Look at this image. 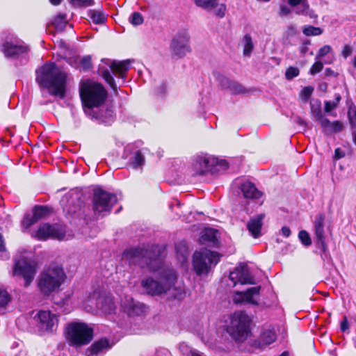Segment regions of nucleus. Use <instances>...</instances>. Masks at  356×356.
I'll return each mask as SVG.
<instances>
[{
  "label": "nucleus",
  "instance_id": "de8ad7c7",
  "mask_svg": "<svg viewBox=\"0 0 356 356\" xmlns=\"http://www.w3.org/2000/svg\"><path fill=\"white\" fill-rule=\"evenodd\" d=\"M323 68V64L320 60H316V62L312 65L309 70V73L312 75L320 72Z\"/></svg>",
  "mask_w": 356,
  "mask_h": 356
},
{
  "label": "nucleus",
  "instance_id": "4d7b16f0",
  "mask_svg": "<svg viewBox=\"0 0 356 356\" xmlns=\"http://www.w3.org/2000/svg\"><path fill=\"white\" fill-rule=\"evenodd\" d=\"M281 231H282V235L284 236L285 237H288L291 234V230L287 227H283L282 228Z\"/></svg>",
  "mask_w": 356,
  "mask_h": 356
},
{
  "label": "nucleus",
  "instance_id": "dca6fc26",
  "mask_svg": "<svg viewBox=\"0 0 356 356\" xmlns=\"http://www.w3.org/2000/svg\"><path fill=\"white\" fill-rule=\"evenodd\" d=\"M325 217L323 214H318L316 216L314 220V231L316 236L317 243L322 248L323 253L327 251V245L325 242V234L324 232Z\"/></svg>",
  "mask_w": 356,
  "mask_h": 356
},
{
  "label": "nucleus",
  "instance_id": "09e8293b",
  "mask_svg": "<svg viewBox=\"0 0 356 356\" xmlns=\"http://www.w3.org/2000/svg\"><path fill=\"white\" fill-rule=\"evenodd\" d=\"M348 115L350 124L353 127H356V107H350L348 109Z\"/></svg>",
  "mask_w": 356,
  "mask_h": 356
},
{
  "label": "nucleus",
  "instance_id": "473e14b6",
  "mask_svg": "<svg viewBox=\"0 0 356 356\" xmlns=\"http://www.w3.org/2000/svg\"><path fill=\"white\" fill-rule=\"evenodd\" d=\"M67 24L65 15H58L53 20L52 25L58 31H62Z\"/></svg>",
  "mask_w": 356,
  "mask_h": 356
},
{
  "label": "nucleus",
  "instance_id": "4c0bfd02",
  "mask_svg": "<svg viewBox=\"0 0 356 356\" xmlns=\"http://www.w3.org/2000/svg\"><path fill=\"white\" fill-rule=\"evenodd\" d=\"M216 238V231L214 229H205L203 232L201 239L204 242H214Z\"/></svg>",
  "mask_w": 356,
  "mask_h": 356
},
{
  "label": "nucleus",
  "instance_id": "69168bd1",
  "mask_svg": "<svg viewBox=\"0 0 356 356\" xmlns=\"http://www.w3.org/2000/svg\"><path fill=\"white\" fill-rule=\"evenodd\" d=\"M310 44H311L310 40H305V41L302 42V45H305L306 47H308V45H309Z\"/></svg>",
  "mask_w": 356,
  "mask_h": 356
},
{
  "label": "nucleus",
  "instance_id": "f03ea898",
  "mask_svg": "<svg viewBox=\"0 0 356 356\" xmlns=\"http://www.w3.org/2000/svg\"><path fill=\"white\" fill-rule=\"evenodd\" d=\"M80 96L83 104L91 108L99 107L104 102L107 92L101 83L87 80L81 83Z\"/></svg>",
  "mask_w": 356,
  "mask_h": 356
},
{
  "label": "nucleus",
  "instance_id": "a878e982",
  "mask_svg": "<svg viewBox=\"0 0 356 356\" xmlns=\"http://www.w3.org/2000/svg\"><path fill=\"white\" fill-rule=\"evenodd\" d=\"M168 293L174 299L182 300L186 296L184 287L181 284H177V279L173 280L169 286Z\"/></svg>",
  "mask_w": 356,
  "mask_h": 356
},
{
  "label": "nucleus",
  "instance_id": "ea45409f",
  "mask_svg": "<svg viewBox=\"0 0 356 356\" xmlns=\"http://www.w3.org/2000/svg\"><path fill=\"white\" fill-rule=\"evenodd\" d=\"M302 33L307 36H316L323 33V29L313 26H305Z\"/></svg>",
  "mask_w": 356,
  "mask_h": 356
},
{
  "label": "nucleus",
  "instance_id": "c9c22d12",
  "mask_svg": "<svg viewBox=\"0 0 356 356\" xmlns=\"http://www.w3.org/2000/svg\"><path fill=\"white\" fill-rule=\"evenodd\" d=\"M88 16L91 18L95 24H103L105 21V16L102 12L95 10L88 11Z\"/></svg>",
  "mask_w": 356,
  "mask_h": 356
},
{
  "label": "nucleus",
  "instance_id": "37998d69",
  "mask_svg": "<svg viewBox=\"0 0 356 356\" xmlns=\"http://www.w3.org/2000/svg\"><path fill=\"white\" fill-rule=\"evenodd\" d=\"M300 74V70L298 67H289L285 72V76L287 80H291L298 76Z\"/></svg>",
  "mask_w": 356,
  "mask_h": 356
},
{
  "label": "nucleus",
  "instance_id": "13d9d810",
  "mask_svg": "<svg viewBox=\"0 0 356 356\" xmlns=\"http://www.w3.org/2000/svg\"><path fill=\"white\" fill-rule=\"evenodd\" d=\"M309 48L308 47H306L305 45H301L300 48V52L303 56L308 51Z\"/></svg>",
  "mask_w": 356,
  "mask_h": 356
},
{
  "label": "nucleus",
  "instance_id": "aec40b11",
  "mask_svg": "<svg viewBox=\"0 0 356 356\" xmlns=\"http://www.w3.org/2000/svg\"><path fill=\"white\" fill-rule=\"evenodd\" d=\"M260 289V286H255L251 287L244 292H236L234 301L236 302H248L253 305H257V302L254 300V296H258Z\"/></svg>",
  "mask_w": 356,
  "mask_h": 356
},
{
  "label": "nucleus",
  "instance_id": "2f4dec72",
  "mask_svg": "<svg viewBox=\"0 0 356 356\" xmlns=\"http://www.w3.org/2000/svg\"><path fill=\"white\" fill-rule=\"evenodd\" d=\"M196 6L203 9L211 10L218 6L219 0H193Z\"/></svg>",
  "mask_w": 356,
  "mask_h": 356
},
{
  "label": "nucleus",
  "instance_id": "774afa93",
  "mask_svg": "<svg viewBox=\"0 0 356 356\" xmlns=\"http://www.w3.org/2000/svg\"><path fill=\"white\" fill-rule=\"evenodd\" d=\"M280 356H289V353L287 352H283Z\"/></svg>",
  "mask_w": 356,
  "mask_h": 356
},
{
  "label": "nucleus",
  "instance_id": "c756f323",
  "mask_svg": "<svg viewBox=\"0 0 356 356\" xmlns=\"http://www.w3.org/2000/svg\"><path fill=\"white\" fill-rule=\"evenodd\" d=\"M225 83L227 88L234 94H243L246 92V90L239 83L229 80L227 79L224 80Z\"/></svg>",
  "mask_w": 356,
  "mask_h": 356
},
{
  "label": "nucleus",
  "instance_id": "a211bd4d",
  "mask_svg": "<svg viewBox=\"0 0 356 356\" xmlns=\"http://www.w3.org/2000/svg\"><path fill=\"white\" fill-rule=\"evenodd\" d=\"M28 50L26 46L12 41H6L1 45V51L6 57H17L26 53Z\"/></svg>",
  "mask_w": 356,
  "mask_h": 356
},
{
  "label": "nucleus",
  "instance_id": "49530a36",
  "mask_svg": "<svg viewBox=\"0 0 356 356\" xmlns=\"http://www.w3.org/2000/svg\"><path fill=\"white\" fill-rule=\"evenodd\" d=\"M314 91V88L312 86H306L302 88L300 92V96L305 102H307L311 97Z\"/></svg>",
  "mask_w": 356,
  "mask_h": 356
},
{
  "label": "nucleus",
  "instance_id": "338daca9",
  "mask_svg": "<svg viewBox=\"0 0 356 356\" xmlns=\"http://www.w3.org/2000/svg\"><path fill=\"white\" fill-rule=\"evenodd\" d=\"M298 123L301 125H306V122L304 120L302 119H299L298 120Z\"/></svg>",
  "mask_w": 356,
  "mask_h": 356
},
{
  "label": "nucleus",
  "instance_id": "39448f33",
  "mask_svg": "<svg viewBox=\"0 0 356 356\" xmlns=\"http://www.w3.org/2000/svg\"><path fill=\"white\" fill-rule=\"evenodd\" d=\"M176 278L175 272L169 269L163 270L157 280H154L152 277L143 280L141 285L148 294L157 296L168 293L170 283Z\"/></svg>",
  "mask_w": 356,
  "mask_h": 356
},
{
  "label": "nucleus",
  "instance_id": "4468645a",
  "mask_svg": "<svg viewBox=\"0 0 356 356\" xmlns=\"http://www.w3.org/2000/svg\"><path fill=\"white\" fill-rule=\"evenodd\" d=\"M121 307L129 316H140L145 312L144 304L135 301L130 296H125L122 300Z\"/></svg>",
  "mask_w": 356,
  "mask_h": 356
},
{
  "label": "nucleus",
  "instance_id": "052dcab7",
  "mask_svg": "<svg viewBox=\"0 0 356 356\" xmlns=\"http://www.w3.org/2000/svg\"><path fill=\"white\" fill-rule=\"evenodd\" d=\"M306 15H309L312 19L317 17V15L314 13L313 10H310L309 8H308L307 14Z\"/></svg>",
  "mask_w": 356,
  "mask_h": 356
},
{
  "label": "nucleus",
  "instance_id": "7c9ffc66",
  "mask_svg": "<svg viewBox=\"0 0 356 356\" xmlns=\"http://www.w3.org/2000/svg\"><path fill=\"white\" fill-rule=\"evenodd\" d=\"M243 55L245 56H250L254 48L252 37L250 34H245L244 35L243 38Z\"/></svg>",
  "mask_w": 356,
  "mask_h": 356
},
{
  "label": "nucleus",
  "instance_id": "a18cd8bd",
  "mask_svg": "<svg viewBox=\"0 0 356 356\" xmlns=\"http://www.w3.org/2000/svg\"><path fill=\"white\" fill-rule=\"evenodd\" d=\"M298 237L305 245L309 246L312 244V241L307 232L305 230L300 231L298 234Z\"/></svg>",
  "mask_w": 356,
  "mask_h": 356
},
{
  "label": "nucleus",
  "instance_id": "603ef678",
  "mask_svg": "<svg viewBox=\"0 0 356 356\" xmlns=\"http://www.w3.org/2000/svg\"><path fill=\"white\" fill-rule=\"evenodd\" d=\"M81 64L84 70H88L91 66V58L85 56L81 59Z\"/></svg>",
  "mask_w": 356,
  "mask_h": 356
},
{
  "label": "nucleus",
  "instance_id": "2eb2a0df",
  "mask_svg": "<svg viewBox=\"0 0 356 356\" xmlns=\"http://www.w3.org/2000/svg\"><path fill=\"white\" fill-rule=\"evenodd\" d=\"M229 279L234 282V285H236L237 282L242 284H254V279L246 265H241L236 267L233 272L230 273Z\"/></svg>",
  "mask_w": 356,
  "mask_h": 356
},
{
  "label": "nucleus",
  "instance_id": "58836bf2",
  "mask_svg": "<svg viewBox=\"0 0 356 356\" xmlns=\"http://www.w3.org/2000/svg\"><path fill=\"white\" fill-rule=\"evenodd\" d=\"M334 97H335L334 101H333V102H330V101L325 102V108H324L325 112L330 113L332 110L335 109L337 107V106L339 105V104L341 99V97L339 94H335Z\"/></svg>",
  "mask_w": 356,
  "mask_h": 356
},
{
  "label": "nucleus",
  "instance_id": "a19ab883",
  "mask_svg": "<svg viewBox=\"0 0 356 356\" xmlns=\"http://www.w3.org/2000/svg\"><path fill=\"white\" fill-rule=\"evenodd\" d=\"M129 21L133 25L138 26L142 24L144 19L143 17L140 13L134 12L130 17Z\"/></svg>",
  "mask_w": 356,
  "mask_h": 356
},
{
  "label": "nucleus",
  "instance_id": "6ab92c4d",
  "mask_svg": "<svg viewBox=\"0 0 356 356\" xmlns=\"http://www.w3.org/2000/svg\"><path fill=\"white\" fill-rule=\"evenodd\" d=\"M216 163V160L214 158L199 156L195 160L193 168L197 175H204L210 171Z\"/></svg>",
  "mask_w": 356,
  "mask_h": 356
},
{
  "label": "nucleus",
  "instance_id": "bf43d9fd",
  "mask_svg": "<svg viewBox=\"0 0 356 356\" xmlns=\"http://www.w3.org/2000/svg\"><path fill=\"white\" fill-rule=\"evenodd\" d=\"M191 356H202V354L196 350H191L189 352Z\"/></svg>",
  "mask_w": 356,
  "mask_h": 356
},
{
  "label": "nucleus",
  "instance_id": "9b49d317",
  "mask_svg": "<svg viewBox=\"0 0 356 356\" xmlns=\"http://www.w3.org/2000/svg\"><path fill=\"white\" fill-rule=\"evenodd\" d=\"M38 327L42 332H53L58 326V316L48 310H41L36 316Z\"/></svg>",
  "mask_w": 356,
  "mask_h": 356
},
{
  "label": "nucleus",
  "instance_id": "8fccbe9b",
  "mask_svg": "<svg viewBox=\"0 0 356 356\" xmlns=\"http://www.w3.org/2000/svg\"><path fill=\"white\" fill-rule=\"evenodd\" d=\"M215 8H216V10L215 12L216 15L219 17H223L225 15V11L227 9L225 4H224V3L219 4L218 3V6H216Z\"/></svg>",
  "mask_w": 356,
  "mask_h": 356
},
{
  "label": "nucleus",
  "instance_id": "0eeeda50",
  "mask_svg": "<svg viewBox=\"0 0 356 356\" xmlns=\"http://www.w3.org/2000/svg\"><path fill=\"white\" fill-rule=\"evenodd\" d=\"M218 261V254L206 248L195 251L193 256V268L198 275H207L211 266H216Z\"/></svg>",
  "mask_w": 356,
  "mask_h": 356
},
{
  "label": "nucleus",
  "instance_id": "7ed1b4c3",
  "mask_svg": "<svg viewBox=\"0 0 356 356\" xmlns=\"http://www.w3.org/2000/svg\"><path fill=\"white\" fill-rule=\"evenodd\" d=\"M65 274L62 267L51 264L40 275L38 286L40 291L49 295L63 283Z\"/></svg>",
  "mask_w": 356,
  "mask_h": 356
},
{
  "label": "nucleus",
  "instance_id": "b1692460",
  "mask_svg": "<svg viewBox=\"0 0 356 356\" xmlns=\"http://www.w3.org/2000/svg\"><path fill=\"white\" fill-rule=\"evenodd\" d=\"M319 123L325 134L337 133L343 129V124L340 121L330 122L328 119L324 118Z\"/></svg>",
  "mask_w": 356,
  "mask_h": 356
},
{
  "label": "nucleus",
  "instance_id": "72a5a7b5",
  "mask_svg": "<svg viewBox=\"0 0 356 356\" xmlns=\"http://www.w3.org/2000/svg\"><path fill=\"white\" fill-rule=\"evenodd\" d=\"M276 340V334L274 331L266 330L264 331L261 337V341L262 343L269 345Z\"/></svg>",
  "mask_w": 356,
  "mask_h": 356
},
{
  "label": "nucleus",
  "instance_id": "6e6552de",
  "mask_svg": "<svg viewBox=\"0 0 356 356\" xmlns=\"http://www.w3.org/2000/svg\"><path fill=\"white\" fill-rule=\"evenodd\" d=\"M250 323V318L245 312H236L231 316L227 332L236 341H243L248 334Z\"/></svg>",
  "mask_w": 356,
  "mask_h": 356
},
{
  "label": "nucleus",
  "instance_id": "cd10ccee",
  "mask_svg": "<svg viewBox=\"0 0 356 356\" xmlns=\"http://www.w3.org/2000/svg\"><path fill=\"white\" fill-rule=\"evenodd\" d=\"M289 4L292 6H298L296 8V13L298 15H307L308 8H309V4L307 2V0H288Z\"/></svg>",
  "mask_w": 356,
  "mask_h": 356
},
{
  "label": "nucleus",
  "instance_id": "9d476101",
  "mask_svg": "<svg viewBox=\"0 0 356 356\" xmlns=\"http://www.w3.org/2000/svg\"><path fill=\"white\" fill-rule=\"evenodd\" d=\"M33 236L40 241H46L49 238L61 241L65 236V228L60 225L44 223L40 225Z\"/></svg>",
  "mask_w": 356,
  "mask_h": 356
},
{
  "label": "nucleus",
  "instance_id": "4be33fe9",
  "mask_svg": "<svg viewBox=\"0 0 356 356\" xmlns=\"http://www.w3.org/2000/svg\"><path fill=\"white\" fill-rule=\"evenodd\" d=\"M264 217V214H259L252 218L247 224L248 231L254 238H257L261 235V229L263 225L262 221Z\"/></svg>",
  "mask_w": 356,
  "mask_h": 356
},
{
  "label": "nucleus",
  "instance_id": "0e129e2a",
  "mask_svg": "<svg viewBox=\"0 0 356 356\" xmlns=\"http://www.w3.org/2000/svg\"><path fill=\"white\" fill-rule=\"evenodd\" d=\"M49 1L51 4L56 6L60 4L61 0H49Z\"/></svg>",
  "mask_w": 356,
  "mask_h": 356
},
{
  "label": "nucleus",
  "instance_id": "79ce46f5",
  "mask_svg": "<svg viewBox=\"0 0 356 356\" xmlns=\"http://www.w3.org/2000/svg\"><path fill=\"white\" fill-rule=\"evenodd\" d=\"M332 51V48L330 45H324L321 48L319 49L316 55V60H321L327 54L330 53Z\"/></svg>",
  "mask_w": 356,
  "mask_h": 356
},
{
  "label": "nucleus",
  "instance_id": "c85d7f7f",
  "mask_svg": "<svg viewBox=\"0 0 356 356\" xmlns=\"http://www.w3.org/2000/svg\"><path fill=\"white\" fill-rule=\"evenodd\" d=\"M99 74L103 77L105 81L109 85L115 93H118V88L113 76L108 69H99Z\"/></svg>",
  "mask_w": 356,
  "mask_h": 356
},
{
  "label": "nucleus",
  "instance_id": "f257e3e1",
  "mask_svg": "<svg viewBox=\"0 0 356 356\" xmlns=\"http://www.w3.org/2000/svg\"><path fill=\"white\" fill-rule=\"evenodd\" d=\"M36 81L49 93L63 99L65 95L67 74L55 63H46L36 71Z\"/></svg>",
  "mask_w": 356,
  "mask_h": 356
},
{
  "label": "nucleus",
  "instance_id": "412c9836",
  "mask_svg": "<svg viewBox=\"0 0 356 356\" xmlns=\"http://www.w3.org/2000/svg\"><path fill=\"white\" fill-rule=\"evenodd\" d=\"M130 60H113L110 65L112 72L121 79H125L127 72L129 69Z\"/></svg>",
  "mask_w": 356,
  "mask_h": 356
},
{
  "label": "nucleus",
  "instance_id": "e433bc0d",
  "mask_svg": "<svg viewBox=\"0 0 356 356\" xmlns=\"http://www.w3.org/2000/svg\"><path fill=\"white\" fill-rule=\"evenodd\" d=\"M145 163V157L142 154L140 151L135 152L132 159H131V165L134 168H138V167L142 166Z\"/></svg>",
  "mask_w": 356,
  "mask_h": 356
},
{
  "label": "nucleus",
  "instance_id": "1a4fd4ad",
  "mask_svg": "<svg viewBox=\"0 0 356 356\" xmlns=\"http://www.w3.org/2000/svg\"><path fill=\"white\" fill-rule=\"evenodd\" d=\"M118 201L115 195L106 192L101 188L94 190L92 206L95 212L109 213Z\"/></svg>",
  "mask_w": 356,
  "mask_h": 356
},
{
  "label": "nucleus",
  "instance_id": "5fc2aeb1",
  "mask_svg": "<svg viewBox=\"0 0 356 356\" xmlns=\"http://www.w3.org/2000/svg\"><path fill=\"white\" fill-rule=\"evenodd\" d=\"M349 328V324L346 316H343V321L341 323V330L345 332Z\"/></svg>",
  "mask_w": 356,
  "mask_h": 356
},
{
  "label": "nucleus",
  "instance_id": "423d86ee",
  "mask_svg": "<svg viewBox=\"0 0 356 356\" xmlns=\"http://www.w3.org/2000/svg\"><path fill=\"white\" fill-rule=\"evenodd\" d=\"M92 335V328L83 323H72L67 328V339L72 346L80 347L89 343Z\"/></svg>",
  "mask_w": 356,
  "mask_h": 356
},
{
  "label": "nucleus",
  "instance_id": "6e6d98bb",
  "mask_svg": "<svg viewBox=\"0 0 356 356\" xmlns=\"http://www.w3.org/2000/svg\"><path fill=\"white\" fill-rule=\"evenodd\" d=\"M345 156V154L339 148H337L334 152V158L339 159Z\"/></svg>",
  "mask_w": 356,
  "mask_h": 356
},
{
  "label": "nucleus",
  "instance_id": "3c124183",
  "mask_svg": "<svg viewBox=\"0 0 356 356\" xmlns=\"http://www.w3.org/2000/svg\"><path fill=\"white\" fill-rule=\"evenodd\" d=\"M353 53V47L349 44H346L341 50V56L344 58H347Z\"/></svg>",
  "mask_w": 356,
  "mask_h": 356
},
{
  "label": "nucleus",
  "instance_id": "680f3d73",
  "mask_svg": "<svg viewBox=\"0 0 356 356\" xmlns=\"http://www.w3.org/2000/svg\"><path fill=\"white\" fill-rule=\"evenodd\" d=\"M5 249L4 241L2 236L0 234V251H3Z\"/></svg>",
  "mask_w": 356,
  "mask_h": 356
},
{
  "label": "nucleus",
  "instance_id": "c03bdc74",
  "mask_svg": "<svg viewBox=\"0 0 356 356\" xmlns=\"http://www.w3.org/2000/svg\"><path fill=\"white\" fill-rule=\"evenodd\" d=\"M70 2L76 7H88L93 5L94 0H70Z\"/></svg>",
  "mask_w": 356,
  "mask_h": 356
},
{
  "label": "nucleus",
  "instance_id": "bb28decb",
  "mask_svg": "<svg viewBox=\"0 0 356 356\" xmlns=\"http://www.w3.org/2000/svg\"><path fill=\"white\" fill-rule=\"evenodd\" d=\"M109 348L108 341L106 339H102L95 342L87 350V356L98 355Z\"/></svg>",
  "mask_w": 356,
  "mask_h": 356
},
{
  "label": "nucleus",
  "instance_id": "f8f14e48",
  "mask_svg": "<svg viewBox=\"0 0 356 356\" xmlns=\"http://www.w3.org/2000/svg\"><path fill=\"white\" fill-rule=\"evenodd\" d=\"M188 42L189 38L186 33H177L173 38L170 45L173 55L177 58H181L190 52Z\"/></svg>",
  "mask_w": 356,
  "mask_h": 356
},
{
  "label": "nucleus",
  "instance_id": "5701e85b",
  "mask_svg": "<svg viewBox=\"0 0 356 356\" xmlns=\"http://www.w3.org/2000/svg\"><path fill=\"white\" fill-rule=\"evenodd\" d=\"M241 192L245 198H259L262 193L255 186V185L248 181H246L239 186Z\"/></svg>",
  "mask_w": 356,
  "mask_h": 356
},
{
  "label": "nucleus",
  "instance_id": "f3484780",
  "mask_svg": "<svg viewBox=\"0 0 356 356\" xmlns=\"http://www.w3.org/2000/svg\"><path fill=\"white\" fill-rule=\"evenodd\" d=\"M50 213V210L45 206H35L33 209V216L29 218L25 217L22 221V225L25 228H29L38 220L46 218Z\"/></svg>",
  "mask_w": 356,
  "mask_h": 356
},
{
  "label": "nucleus",
  "instance_id": "20e7f679",
  "mask_svg": "<svg viewBox=\"0 0 356 356\" xmlns=\"http://www.w3.org/2000/svg\"><path fill=\"white\" fill-rule=\"evenodd\" d=\"M160 252L157 246H151L147 248H131L124 251L122 259L130 264H139L143 267L144 264L152 268V262L157 261Z\"/></svg>",
  "mask_w": 356,
  "mask_h": 356
},
{
  "label": "nucleus",
  "instance_id": "ddd939ff",
  "mask_svg": "<svg viewBox=\"0 0 356 356\" xmlns=\"http://www.w3.org/2000/svg\"><path fill=\"white\" fill-rule=\"evenodd\" d=\"M35 272V266L26 260H19L15 264L14 275L22 276L25 280L26 286L32 282Z\"/></svg>",
  "mask_w": 356,
  "mask_h": 356
},
{
  "label": "nucleus",
  "instance_id": "393cba45",
  "mask_svg": "<svg viewBox=\"0 0 356 356\" xmlns=\"http://www.w3.org/2000/svg\"><path fill=\"white\" fill-rule=\"evenodd\" d=\"M97 304L99 309L105 314H111L116 309L113 298L111 296L100 297Z\"/></svg>",
  "mask_w": 356,
  "mask_h": 356
},
{
  "label": "nucleus",
  "instance_id": "e2e57ef3",
  "mask_svg": "<svg viewBox=\"0 0 356 356\" xmlns=\"http://www.w3.org/2000/svg\"><path fill=\"white\" fill-rule=\"evenodd\" d=\"M325 74L326 76H332L334 75V71L330 68H326L325 70Z\"/></svg>",
  "mask_w": 356,
  "mask_h": 356
},
{
  "label": "nucleus",
  "instance_id": "864d4df0",
  "mask_svg": "<svg viewBox=\"0 0 356 356\" xmlns=\"http://www.w3.org/2000/svg\"><path fill=\"white\" fill-rule=\"evenodd\" d=\"M291 13V9L286 6H281L280 8V15L282 16L288 15Z\"/></svg>",
  "mask_w": 356,
  "mask_h": 356
},
{
  "label": "nucleus",
  "instance_id": "f704fd0d",
  "mask_svg": "<svg viewBox=\"0 0 356 356\" xmlns=\"http://www.w3.org/2000/svg\"><path fill=\"white\" fill-rule=\"evenodd\" d=\"M311 112L316 120L320 122L325 117L322 114L321 105L319 101L314 104H311Z\"/></svg>",
  "mask_w": 356,
  "mask_h": 356
}]
</instances>
